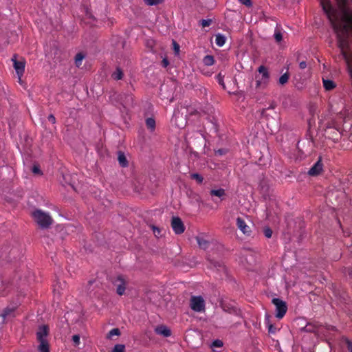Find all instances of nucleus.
<instances>
[{
    "instance_id": "nucleus-25",
    "label": "nucleus",
    "mask_w": 352,
    "mask_h": 352,
    "mask_svg": "<svg viewBox=\"0 0 352 352\" xmlns=\"http://www.w3.org/2000/svg\"><path fill=\"white\" fill-rule=\"evenodd\" d=\"M289 78V74L287 72L285 73L279 78V80H278L279 84L281 85L286 84L288 82Z\"/></svg>"
},
{
    "instance_id": "nucleus-22",
    "label": "nucleus",
    "mask_w": 352,
    "mask_h": 352,
    "mask_svg": "<svg viewBox=\"0 0 352 352\" xmlns=\"http://www.w3.org/2000/svg\"><path fill=\"white\" fill-rule=\"evenodd\" d=\"M146 125L148 129L153 131L155 129V121L152 118H148L146 120Z\"/></svg>"
},
{
    "instance_id": "nucleus-9",
    "label": "nucleus",
    "mask_w": 352,
    "mask_h": 352,
    "mask_svg": "<svg viewBox=\"0 0 352 352\" xmlns=\"http://www.w3.org/2000/svg\"><path fill=\"white\" fill-rule=\"evenodd\" d=\"M16 307H8L3 310L0 316L2 318V322H6V320H10L16 316L15 314Z\"/></svg>"
},
{
    "instance_id": "nucleus-2",
    "label": "nucleus",
    "mask_w": 352,
    "mask_h": 352,
    "mask_svg": "<svg viewBox=\"0 0 352 352\" xmlns=\"http://www.w3.org/2000/svg\"><path fill=\"white\" fill-rule=\"evenodd\" d=\"M258 74L256 75V87L257 88L265 87L269 80L270 74L267 68L264 65H261L258 68Z\"/></svg>"
},
{
    "instance_id": "nucleus-26",
    "label": "nucleus",
    "mask_w": 352,
    "mask_h": 352,
    "mask_svg": "<svg viewBox=\"0 0 352 352\" xmlns=\"http://www.w3.org/2000/svg\"><path fill=\"white\" fill-rule=\"evenodd\" d=\"M190 178L196 180L198 184H201L204 181V177L199 173H192Z\"/></svg>"
},
{
    "instance_id": "nucleus-33",
    "label": "nucleus",
    "mask_w": 352,
    "mask_h": 352,
    "mask_svg": "<svg viewBox=\"0 0 352 352\" xmlns=\"http://www.w3.org/2000/svg\"><path fill=\"white\" fill-rule=\"evenodd\" d=\"M263 232H264L265 236L267 238L270 239V238L272 237V230L270 228H268V227L265 228L264 230H263Z\"/></svg>"
},
{
    "instance_id": "nucleus-24",
    "label": "nucleus",
    "mask_w": 352,
    "mask_h": 352,
    "mask_svg": "<svg viewBox=\"0 0 352 352\" xmlns=\"http://www.w3.org/2000/svg\"><path fill=\"white\" fill-rule=\"evenodd\" d=\"M85 56L82 53H78L75 56V64L77 67H79L81 64L82 61L84 59Z\"/></svg>"
},
{
    "instance_id": "nucleus-12",
    "label": "nucleus",
    "mask_w": 352,
    "mask_h": 352,
    "mask_svg": "<svg viewBox=\"0 0 352 352\" xmlns=\"http://www.w3.org/2000/svg\"><path fill=\"white\" fill-rule=\"evenodd\" d=\"M236 226L238 228L245 234L249 235L251 232L250 228L246 224L245 221L241 218L238 217L236 219Z\"/></svg>"
},
{
    "instance_id": "nucleus-8",
    "label": "nucleus",
    "mask_w": 352,
    "mask_h": 352,
    "mask_svg": "<svg viewBox=\"0 0 352 352\" xmlns=\"http://www.w3.org/2000/svg\"><path fill=\"white\" fill-rule=\"evenodd\" d=\"M323 170V164L321 157L310 168L308 175L312 177L319 175Z\"/></svg>"
},
{
    "instance_id": "nucleus-42",
    "label": "nucleus",
    "mask_w": 352,
    "mask_h": 352,
    "mask_svg": "<svg viewBox=\"0 0 352 352\" xmlns=\"http://www.w3.org/2000/svg\"><path fill=\"white\" fill-rule=\"evenodd\" d=\"M346 347H347V349L350 351V352H352V342L350 341V340H346Z\"/></svg>"
},
{
    "instance_id": "nucleus-31",
    "label": "nucleus",
    "mask_w": 352,
    "mask_h": 352,
    "mask_svg": "<svg viewBox=\"0 0 352 352\" xmlns=\"http://www.w3.org/2000/svg\"><path fill=\"white\" fill-rule=\"evenodd\" d=\"M72 340L74 342V345L77 346L80 344V336L79 335H74L72 338Z\"/></svg>"
},
{
    "instance_id": "nucleus-36",
    "label": "nucleus",
    "mask_w": 352,
    "mask_h": 352,
    "mask_svg": "<svg viewBox=\"0 0 352 352\" xmlns=\"http://www.w3.org/2000/svg\"><path fill=\"white\" fill-rule=\"evenodd\" d=\"M238 1L247 7H251L252 6L251 0H238Z\"/></svg>"
},
{
    "instance_id": "nucleus-29",
    "label": "nucleus",
    "mask_w": 352,
    "mask_h": 352,
    "mask_svg": "<svg viewBox=\"0 0 352 352\" xmlns=\"http://www.w3.org/2000/svg\"><path fill=\"white\" fill-rule=\"evenodd\" d=\"M120 331L119 329L118 328H114V329H112L109 332V334H108V338H111V337H113V336H120Z\"/></svg>"
},
{
    "instance_id": "nucleus-16",
    "label": "nucleus",
    "mask_w": 352,
    "mask_h": 352,
    "mask_svg": "<svg viewBox=\"0 0 352 352\" xmlns=\"http://www.w3.org/2000/svg\"><path fill=\"white\" fill-rule=\"evenodd\" d=\"M270 316L268 314L265 315V323L268 328V331L270 333H275L276 332V327H275L272 324L270 323Z\"/></svg>"
},
{
    "instance_id": "nucleus-28",
    "label": "nucleus",
    "mask_w": 352,
    "mask_h": 352,
    "mask_svg": "<svg viewBox=\"0 0 352 352\" xmlns=\"http://www.w3.org/2000/svg\"><path fill=\"white\" fill-rule=\"evenodd\" d=\"M124 344H116L111 352H124Z\"/></svg>"
},
{
    "instance_id": "nucleus-27",
    "label": "nucleus",
    "mask_w": 352,
    "mask_h": 352,
    "mask_svg": "<svg viewBox=\"0 0 352 352\" xmlns=\"http://www.w3.org/2000/svg\"><path fill=\"white\" fill-rule=\"evenodd\" d=\"M217 82L222 87L223 89H226V85L223 81L224 76L221 74V73L218 74L216 77Z\"/></svg>"
},
{
    "instance_id": "nucleus-7",
    "label": "nucleus",
    "mask_w": 352,
    "mask_h": 352,
    "mask_svg": "<svg viewBox=\"0 0 352 352\" xmlns=\"http://www.w3.org/2000/svg\"><path fill=\"white\" fill-rule=\"evenodd\" d=\"M171 227L176 234H182L185 230L182 219L178 217H173L171 219Z\"/></svg>"
},
{
    "instance_id": "nucleus-14",
    "label": "nucleus",
    "mask_w": 352,
    "mask_h": 352,
    "mask_svg": "<svg viewBox=\"0 0 352 352\" xmlns=\"http://www.w3.org/2000/svg\"><path fill=\"white\" fill-rule=\"evenodd\" d=\"M48 334L47 326L43 325L39 327L37 333L36 338L38 342L47 341L46 337Z\"/></svg>"
},
{
    "instance_id": "nucleus-43",
    "label": "nucleus",
    "mask_w": 352,
    "mask_h": 352,
    "mask_svg": "<svg viewBox=\"0 0 352 352\" xmlns=\"http://www.w3.org/2000/svg\"><path fill=\"white\" fill-rule=\"evenodd\" d=\"M169 65V62L168 60H167V58H164L162 61V65L164 67H166L168 65Z\"/></svg>"
},
{
    "instance_id": "nucleus-41",
    "label": "nucleus",
    "mask_w": 352,
    "mask_h": 352,
    "mask_svg": "<svg viewBox=\"0 0 352 352\" xmlns=\"http://www.w3.org/2000/svg\"><path fill=\"white\" fill-rule=\"evenodd\" d=\"M32 172L35 174H39L41 173V170L38 166H34L32 167Z\"/></svg>"
},
{
    "instance_id": "nucleus-4",
    "label": "nucleus",
    "mask_w": 352,
    "mask_h": 352,
    "mask_svg": "<svg viewBox=\"0 0 352 352\" xmlns=\"http://www.w3.org/2000/svg\"><path fill=\"white\" fill-rule=\"evenodd\" d=\"M190 308L196 312L205 311V301L201 296H192L190 300Z\"/></svg>"
},
{
    "instance_id": "nucleus-3",
    "label": "nucleus",
    "mask_w": 352,
    "mask_h": 352,
    "mask_svg": "<svg viewBox=\"0 0 352 352\" xmlns=\"http://www.w3.org/2000/svg\"><path fill=\"white\" fill-rule=\"evenodd\" d=\"M220 306L223 311L234 315L238 317H241V310L235 305L233 302H228L226 300H222L220 302Z\"/></svg>"
},
{
    "instance_id": "nucleus-10",
    "label": "nucleus",
    "mask_w": 352,
    "mask_h": 352,
    "mask_svg": "<svg viewBox=\"0 0 352 352\" xmlns=\"http://www.w3.org/2000/svg\"><path fill=\"white\" fill-rule=\"evenodd\" d=\"M116 285V292L118 295L124 294L126 289V282L122 276H118L114 282Z\"/></svg>"
},
{
    "instance_id": "nucleus-15",
    "label": "nucleus",
    "mask_w": 352,
    "mask_h": 352,
    "mask_svg": "<svg viewBox=\"0 0 352 352\" xmlns=\"http://www.w3.org/2000/svg\"><path fill=\"white\" fill-rule=\"evenodd\" d=\"M118 160L119 164L122 167H126L128 166V161H127L126 157L123 152L118 151Z\"/></svg>"
},
{
    "instance_id": "nucleus-45",
    "label": "nucleus",
    "mask_w": 352,
    "mask_h": 352,
    "mask_svg": "<svg viewBox=\"0 0 352 352\" xmlns=\"http://www.w3.org/2000/svg\"><path fill=\"white\" fill-rule=\"evenodd\" d=\"M218 152L220 153V154H222L223 153V151L221 150H219Z\"/></svg>"
},
{
    "instance_id": "nucleus-19",
    "label": "nucleus",
    "mask_w": 352,
    "mask_h": 352,
    "mask_svg": "<svg viewBox=\"0 0 352 352\" xmlns=\"http://www.w3.org/2000/svg\"><path fill=\"white\" fill-rule=\"evenodd\" d=\"M197 242L201 249L206 250L208 247V241L200 236L196 237Z\"/></svg>"
},
{
    "instance_id": "nucleus-40",
    "label": "nucleus",
    "mask_w": 352,
    "mask_h": 352,
    "mask_svg": "<svg viewBox=\"0 0 352 352\" xmlns=\"http://www.w3.org/2000/svg\"><path fill=\"white\" fill-rule=\"evenodd\" d=\"M47 119H48L49 122H52V124H54L56 122V118L54 116V115H52V114H50L47 117Z\"/></svg>"
},
{
    "instance_id": "nucleus-38",
    "label": "nucleus",
    "mask_w": 352,
    "mask_h": 352,
    "mask_svg": "<svg viewBox=\"0 0 352 352\" xmlns=\"http://www.w3.org/2000/svg\"><path fill=\"white\" fill-rule=\"evenodd\" d=\"M212 346L215 347H221L223 346V342L219 340H216L212 342Z\"/></svg>"
},
{
    "instance_id": "nucleus-1",
    "label": "nucleus",
    "mask_w": 352,
    "mask_h": 352,
    "mask_svg": "<svg viewBox=\"0 0 352 352\" xmlns=\"http://www.w3.org/2000/svg\"><path fill=\"white\" fill-rule=\"evenodd\" d=\"M32 215L36 223L43 229L48 228L53 223V219L50 214L40 209L35 210Z\"/></svg>"
},
{
    "instance_id": "nucleus-35",
    "label": "nucleus",
    "mask_w": 352,
    "mask_h": 352,
    "mask_svg": "<svg viewBox=\"0 0 352 352\" xmlns=\"http://www.w3.org/2000/svg\"><path fill=\"white\" fill-rule=\"evenodd\" d=\"M274 38L277 42H280L282 41L283 35L280 32L276 31L274 33Z\"/></svg>"
},
{
    "instance_id": "nucleus-37",
    "label": "nucleus",
    "mask_w": 352,
    "mask_h": 352,
    "mask_svg": "<svg viewBox=\"0 0 352 352\" xmlns=\"http://www.w3.org/2000/svg\"><path fill=\"white\" fill-rule=\"evenodd\" d=\"M308 65H310V64L307 63L306 60L299 61V67L300 69H305L308 67Z\"/></svg>"
},
{
    "instance_id": "nucleus-6",
    "label": "nucleus",
    "mask_w": 352,
    "mask_h": 352,
    "mask_svg": "<svg viewBox=\"0 0 352 352\" xmlns=\"http://www.w3.org/2000/svg\"><path fill=\"white\" fill-rule=\"evenodd\" d=\"M12 60L13 62V67L16 72V74L19 78V82H21V77L25 71V61L24 60H17L16 56L14 55L12 58Z\"/></svg>"
},
{
    "instance_id": "nucleus-32",
    "label": "nucleus",
    "mask_w": 352,
    "mask_h": 352,
    "mask_svg": "<svg viewBox=\"0 0 352 352\" xmlns=\"http://www.w3.org/2000/svg\"><path fill=\"white\" fill-rule=\"evenodd\" d=\"M212 23L211 19H202L200 21V24L203 28L209 26Z\"/></svg>"
},
{
    "instance_id": "nucleus-21",
    "label": "nucleus",
    "mask_w": 352,
    "mask_h": 352,
    "mask_svg": "<svg viewBox=\"0 0 352 352\" xmlns=\"http://www.w3.org/2000/svg\"><path fill=\"white\" fill-rule=\"evenodd\" d=\"M111 76L114 80H120L123 77V72L120 67H117L116 71L112 74Z\"/></svg>"
},
{
    "instance_id": "nucleus-5",
    "label": "nucleus",
    "mask_w": 352,
    "mask_h": 352,
    "mask_svg": "<svg viewBox=\"0 0 352 352\" xmlns=\"http://www.w3.org/2000/svg\"><path fill=\"white\" fill-rule=\"evenodd\" d=\"M272 303L276 307V317L279 319L282 318L287 311L286 302L280 298H274L272 299Z\"/></svg>"
},
{
    "instance_id": "nucleus-11",
    "label": "nucleus",
    "mask_w": 352,
    "mask_h": 352,
    "mask_svg": "<svg viewBox=\"0 0 352 352\" xmlns=\"http://www.w3.org/2000/svg\"><path fill=\"white\" fill-rule=\"evenodd\" d=\"M210 195L212 197H216L219 198V201L212 198V201L214 203H217L218 201H221L225 199L226 196V190L223 188H218V189H212L210 191Z\"/></svg>"
},
{
    "instance_id": "nucleus-34",
    "label": "nucleus",
    "mask_w": 352,
    "mask_h": 352,
    "mask_svg": "<svg viewBox=\"0 0 352 352\" xmlns=\"http://www.w3.org/2000/svg\"><path fill=\"white\" fill-rule=\"evenodd\" d=\"M173 45L175 54L178 55L179 54V45L175 41L173 40Z\"/></svg>"
},
{
    "instance_id": "nucleus-30",
    "label": "nucleus",
    "mask_w": 352,
    "mask_h": 352,
    "mask_svg": "<svg viewBox=\"0 0 352 352\" xmlns=\"http://www.w3.org/2000/svg\"><path fill=\"white\" fill-rule=\"evenodd\" d=\"M145 3L148 6H155L160 3L162 0H144Z\"/></svg>"
},
{
    "instance_id": "nucleus-13",
    "label": "nucleus",
    "mask_w": 352,
    "mask_h": 352,
    "mask_svg": "<svg viewBox=\"0 0 352 352\" xmlns=\"http://www.w3.org/2000/svg\"><path fill=\"white\" fill-rule=\"evenodd\" d=\"M155 332L160 336L164 337H169L171 335L170 329L166 325L161 324L158 325L155 328Z\"/></svg>"
},
{
    "instance_id": "nucleus-18",
    "label": "nucleus",
    "mask_w": 352,
    "mask_h": 352,
    "mask_svg": "<svg viewBox=\"0 0 352 352\" xmlns=\"http://www.w3.org/2000/svg\"><path fill=\"white\" fill-rule=\"evenodd\" d=\"M322 82H323V86H324V89L327 91L331 90L336 87V85L333 82V81H332L331 80H327V79L323 78Z\"/></svg>"
},
{
    "instance_id": "nucleus-39",
    "label": "nucleus",
    "mask_w": 352,
    "mask_h": 352,
    "mask_svg": "<svg viewBox=\"0 0 352 352\" xmlns=\"http://www.w3.org/2000/svg\"><path fill=\"white\" fill-rule=\"evenodd\" d=\"M151 228H152V230H153V233H154V234H155V236H157L158 234H160V230L157 227H156V226H151Z\"/></svg>"
},
{
    "instance_id": "nucleus-44",
    "label": "nucleus",
    "mask_w": 352,
    "mask_h": 352,
    "mask_svg": "<svg viewBox=\"0 0 352 352\" xmlns=\"http://www.w3.org/2000/svg\"><path fill=\"white\" fill-rule=\"evenodd\" d=\"M211 264H212L214 265V267H219L223 268V266H222L219 262H214L213 263L211 261Z\"/></svg>"
},
{
    "instance_id": "nucleus-17",
    "label": "nucleus",
    "mask_w": 352,
    "mask_h": 352,
    "mask_svg": "<svg viewBox=\"0 0 352 352\" xmlns=\"http://www.w3.org/2000/svg\"><path fill=\"white\" fill-rule=\"evenodd\" d=\"M38 352H50V346L47 341L38 342Z\"/></svg>"
},
{
    "instance_id": "nucleus-20",
    "label": "nucleus",
    "mask_w": 352,
    "mask_h": 352,
    "mask_svg": "<svg viewBox=\"0 0 352 352\" xmlns=\"http://www.w3.org/2000/svg\"><path fill=\"white\" fill-rule=\"evenodd\" d=\"M215 43L219 47L223 46L226 43V37L221 34H217L215 38Z\"/></svg>"
},
{
    "instance_id": "nucleus-23",
    "label": "nucleus",
    "mask_w": 352,
    "mask_h": 352,
    "mask_svg": "<svg viewBox=\"0 0 352 352\" xmlns=\"http://www.w3.org/2000/svg\"><path fill=\"white\" fill-rule=\"evenodd\" d=\"M203 63L206 66H211L214 63V57L211 55H207L204 58Z\"/></svg>"
}]
</instances>
